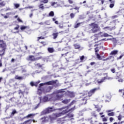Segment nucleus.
<instances>
[{"label":"nucleus","mask_w":124,"mask_h":124,"mask_svg":"<svg viewBox=\"0 0 124 124\" xmlns=\"http://www.w3.org/2000/svg\"><path fill=\"white\" fill-rule=\"evenodd\" d=\"M34 116H35L34 114H29L26 116V118H30V117H33Z\"/></svg>","instance_id":"nucleus-30"},{"label":"nucleus","mask_w":124,"mask_h":124,"mask_svg":"<svg viewBox=\"0 0 124 124\" xmlns=\"http://www.w3.org/2000/svg\"><path fill=\"white\" fill-rule=\"evenodd\" d=\"M16 8H19V7H20V4L16 3V4H14Z\"/></svg>","instance_id":"nucleus-42"},{"label":"nucleus","mask_w":124,"mask_h":124,"mask_svg":"<svg viewBox=\"0 0 124 124\" xmlns=\"http://www.w3.org/2000/svg\"><path fill=\"white\" fill-rule=\"evenodd\" d=\"M108 117H114V116H115V112H111L108 113Z\"/></svg>","instance_id":"nucleus-24"},{"label":"nucleus","mask_w":124,"mask_h":124,"mask_svg":"<svg viewBox=\"0 0 124 124\" xmlns=\"http://www.w3.org/2000/svg\"><path fill=\"white\" fill-rule=\"evenodd\" d=\"M15 79L16 80H22L23 79V77H19L18 76H16L15 77Z\"/></svg>","instance_id":"nucleus-27"},{"label":"nucleus","mask_w":124,"mask_h":124,"mask_svg":"<svg viewBox=\"0 0 124 124\" xmlns=\"http://www.w3.org/2000/svg\"><path fill=\"white\" fill-rule=\"evenodd\" d=\"M89 26L92 28L90 30V32H91V33H96V32H98V31H100V28L98 26V25L95 23H92L89 24Z\"/></svg>","instance_id":"nucleus-3"},{"label":"nucleus","mask_w":124,"mask_h":124,"mask_svg":"<svg viewBox=\"0 0 124 124\" xmlns=\"http://www.w3.org/2000/svg\"><path fill=\"white\" fill-rule=\"evenodd\" d=\"M80 7H75V8L70 9V10H72V9H75L76 10H79Z\"/></svg>","instance_id":"nucleus-44"},{"label":"nucleus","mask_w":124,"mask_h":124,"mask_svg":"<svg viewBox=\"0 0 124 124\" xmlns=\"http://www.w3.org/2000/svg\"><path fill=\"white\" fill-rule=\"evenodd\" d=\"M18 93H19V94H21H21H23V93H23V92H22V90H19V91H18Z\"/></svg>","instance_id":"nucleus-53"},{"label":"nucleus","mask_w":124,"mask_h":124,"mask_svg":"<svg viewBox=\"0 0 124 124\" xmlns=\"http://www.w3.org/2000/svg\"><path fill=\"white\" fill-rule=\"evenodd\" d=\"M107 79V77H104L100 80H97V82L98 83V84H102V83H103V82H105V80H106Z\"/></svg>","instance_id":"nucleus-15"},{"label":"nucleus","mask_w":124,"mask_h":124,"mask_svg":"<svg viewBox=\"0 0 124 124\" xmlns=\"http://www.w3.org/2000/svg\"><path fill=\"white\" fill-rule=\"evenodd\" d=\"M59 29H63V23H60L59 24Z\"/></svg>","instance_id":"nucleus-31"},{"label":"nucleus","mask_w":124,"mask_h":124,"mask_svg":"<svg viewBox=\"0 0 124 124\" xmlns=\"http://www.w3.org/2000/svg\"><path fill=\"white\" fill-rule=\"evenodd\" d=\"M123 57H124V55H122L119 57H118L117 60H121Z\"/></svg>","instance_id":"nucleus-47"},{"label":"nucleus","mask_w":124,"mask_h":124,"mask_svg":"<svg viewBox=\"0 0 124 124\" xmlns=\"http://www.w3.org/2000/svg\"><path fill=\"white\" fill-rule=\"evenodd\" d=\"M75 102H76V101L73 100L69 105V106H71V105H73L75 103Z\"/></svg>","instance_id":"nucleus-39"},{"label":"nucleus","mask_w":124,"mask_h":124,"mask_svg":"<svg viewBox=\"0 0 124 124\" xmlns=\"http://www.w3.org/2000/svg\"><path fill=\"white\" fill-rule=\"evenodd\" d=\"M39 54L40 53H38L37 54V57L35 58L33 55H30L26 58L27 61L30 62H35V61H38L39 60H41L42 59V56H39Z\"/></svg>","instance_id":"nucleus-5"},{"label":"nucleus","mask_w":124,"mask_h":124,"mask_svg":"<svg viewBox=\"0 0 124 124\" xmlns=\"http://www.w3.org/2000/svg\"><path fill=\"white\" fill-rule=\"evenodd\" d=\"M101 2V4H103L104 3V1H105V0H99Z\"/></svg>","instance_id":"nucleus-61"},{"label":"nucleus","mask_w":124,"mask_h":124,"mask_svg":"<svg viewBox=\"0 0 124 124\" xmlns=\"http://www.w3.org/2000/svg\"><path fill=\"white\" fill-rule=\"evenodd\" d=\"M39 99L40 100V103H42V102H47L49 101V97L47 96H45L42 98V97H39Z\"/></svg>","instance_id":"nucleus-11"},{"label":"nucleus","mask_w":124,"mask_h":124,"mask_svg":"<svg viewBox=\"0 0 124 124\" xmlns=\"http://www.w3.org/2000/svg\"><path fill=\"white\" fill-rule=\"evenodd\" d=\"M70 17L71 19H73V18H74V17H75V15L73 13H71L70 15Z\"/></svg>","instance_id":"nucleus-35"},{"label":"nucleus","mask_w":124,"mask_h":124,"mask_svg":"<svg viewBox=\"0 0 124 124\" xmlns=\"http://www.w3.org/2000/svg\"><path fill=\"white\" fill-rule=\"evenodd\" d=\"M61 111H62V112L54 114L55 118H59L60 117H62V116H63L64 115H65V114H67V110H64V109H63Z\"/></svg>","instance_id":"nucleus-9"},{"label":"nucleus","mask_w":124,"mask_h":124,"mask_svg":"<svg viewBox=\"0 0 124 124\" xmlns=\"http://www.w3.org/2000/svg\"><path fill=\"white\" fill-rule=\"evenodd\" d=\"M103 122H107V118L106 117H104L102 118Z\"/></svg>","instance_id":"nucleus-49"},{"label":"nucleus","mask_w":124,"mask_h":124,"mask_svg":"<svg viewBox=\"0 0 124 124\" xmlns=\"http://www.w3.org/2000/svg\"><path fill=\"white\" fill-rule=\"evenodd\" d=\"M100 90V87L95 88L91 90L90 91H84L82 94V99L80 100V103L82 105L87 104L88 100H91V97L93 94L96 91Z\"/></svg>","instance_id":"nucleus-1"},{"label":"nucleus","mask_w":124,"mask_h":124,"mask_svg":"<svg viewBox=\"0 0 124 124\" xmlns=\"http://www.w3.org/2000/svg\"><path fill=\"white\" fill-rule=\"evenodd\" d=\"M116 18H118V16L115 15L111 16V19H116Z\"/></svg>","instance_id":"nucleus-48"},{"label":"nucleus","mask_w":124,"mask_h":124,"mask_svg":"<svg viewBox=\"0 0 124 124\" xmlns=\"http://www.w3.org/2000/svg\"><path fill=\"white\" fill-rule=\"evenodd\" d=\"M70 50V47H67L63 50V53L61 54V58H65L67 56V54L69 53V50Z\"/></svg>","instance_id":"nucleus-8"},{"label":"nucleus","mask_w":124,"mask_h":124,"mask_svg":"<svg viewBox=\"0 0 124 124\" xmlns=\"http://www.w3.org/2000/svg\"><path fill=\"white\" fill-rule=\"evenodd\" d=\"M118 53H119V51L118 50H114L110 52L109 55L110 56H116V55H118Z\"/></svg>","instance_id":"nucleus-14"},{"label":"nucleus","mask_w":124,"mask_h":124,"mask_svg":"<svg viewBox=\"0 0 124 124\" xmlns=\"http://www.w3.org/2000/svg\"><path fill=\"white\" fill-rule=\"evenodd\" d=\"M70 100H71L70 99H65L63 100H62V102L63 103V104H68L70 102Z\"/></svg>","instance_id":"nucleus-17"},{"label":"nucleus","mask_w":124,"mask_h":124,"mask_svg":"<svg viewBox=\"0 0 124 124\" xmlns=\"http://www.w3.org/2000/svg\"><path fill=\"white\" fill-rule=\"evenodd\" d=\"M14 99H15V97H12L10 99V101H12V102H14Z\"/></svg>","instance_id":"nucleus-50"},{"label":"nucleus","mask_w":124,"mask_h":124,"mask_svg":"<svg viewBox=\"0 0 124 124\" xmlns=\"http://www.w3.org/2000/svg\"><path fill=\"white\" fill-rule=\"evenodd\" d=\"M52 111H53V108H48L46 109V114H48L49 113H51V112H52Z\"/></svg>","instance_id":"nucleus-20"},{"label":"nucleus","mask_w":124,"mask_h":124,"mask_svg":"<svg viewBox=\"0 0 124 124\" xmlns=\"http://www.w3.org/2000/svg\"><path fill=\"white\" fill-rule=\"evenodd\" d=\"M11 62H15V60L14 59V58H12L11 59Z\"/></svg>","instance_id":"nucleus-58"},{"label":"nucleus","mask_w":124,"mask_h":124,"mask_svg":"<svg viewBox=\"0 0 124 124\" xmlns=\"http://www.w3.org/2000/svg\"><path fill=\"white\" fill-rule=\"evenodd\" d=\"M123 81H124V79H123L122 78H120V79H118V82H119L123 83Z\"/></svg>","instance_id":"nucleus-55"},{"label":"nucleus","mask_w":124,"mask_h":124,"mask_svg":"<svg viewBox=\"0 0 124 124\" xmlns=\"http://www.w3.org/2000/svg\"><path fill=\"white\" fill-rule=\"evenodd\" d=\"M57 82H58V80L49 81L45 83H40L38 89V94H39V95H40L42 94V89H41V87L44 86V85H51L52 86H54V87H58L59 86V84H57Z\"/></svg>","instance_id":"nucleus-2"},{"label":"nucleus","mask_w":124,"mask_h":124,"mask_svg":"<svg viewBox=\"0 0 124 124\" xmlns=\"http://www.w3.org/2000/svg\"><path fill=\"white\" fill-rule=\"evenodd\" d=\"M10 10H11V9H10V8H7L5 9V11H9Z\"/></svg>","instance_id":"nucleus-60"},{"label":"nucleus","mask_w":124,"mask_h":124,"mask_svg":"<svg viewBox=\"0 0 124 124\" xmlns=\"http://www.w3.org/2000/svg\"><path fill=\"white\" fill-rule=\"evenodd\" d=\"M68 1L70 4H72V3H73V1H72V0H68Z\"/></svg>","instance_id":"nucleus-52"},{"label":"nucleus","mask_w":124,"mask_h":124,"mask_svg":"<svg viewBox=\"0 0 124 124\" xmlns=\"http://www.w3.org/2000/svg\"><path fill=\"white\" fill-rule=\"evenodd\" d=\"M74 47H75V49H80V48H81V46L78 44H74Z\"/></svg>","instance_id":"nucleus-25"},{"label":"nucleus","mask_w":124,"mask_h":124,"mask_svg":"<svg viewBox=\"0 0 124 124\" xmlns=\"http://www.w3.org/2000/svg\"><path fill=\"white\" fill-rule=\"evenodd\" d=\"M30 85L31 86V87H33V86H35V84H34V83L32 81L30 82Z\"/></svg>","instance_id":"nucleus-46"},{"label":"nucleus","mask_w":124,"mask_h":124,"mask_svg":"<svg viewBox=\"0 0 124 124\" xmlns=\"http://www.w3.org/2000/svg\"><path fill=\"white\" fill-rule=\"evenodd\" d=\"M54 15V12L53 11H51L49 13V16H50V17H53Z\"/></svg>","instance_id":"nucleus-34"},{"label":"nucleus","mask_w":124,"mask_h":124,"mask_svg":"<svg viewBox=\"0 0 124 124\" xmlns=\"http://www.w3.org/2000/svg\"><path fill=\"white\" fill-rule=\"evenodd\" d=\"M80 23H77L76 25H75V29H77V28H79V27L80 26Z\"/></svg>","instance_id":"nucleus-36"},{"label":"nucleus","mask_w":124,"mask_h":124,"mask_svg":"<svg viewBox=\"0 0 124 124\" xmlns=\"http://www.w3.org/2000/svg\"><path fill=\"white\" fill-rule=\"evenodd\" d=\"M47 51L49 53H52L55 52V49H54V48L53 47H48L47 48Z\"/></svg>","instance_id":"nucleus-19"},{"label":"nucleus","mask_w":124,"mask_h":124,"mask_svg":"<svg viewBox=\"0 0 124 124\" xmlns=\"http://www.w3.org/2000/svg\"><path fill=\"white\" fill-rule=\"evenodd\" d=\"M94 64H95V62H91L90 63V65H94Z\"/></svg>","instance_id":"nucleus-59"},{"label":"nucleus","mask_w":124,"mask_h":124,"mask_svg":"<svg viewBox=\"0 0 124 124\" xmlns=\"http://www.w3.org/2000/svg\"><path fill=\"white\" fill-rule=\"evenodd\" d=\"M35 66H37V67H38L39 68H40L43 66V65H41L40 63L36 64Z\"/></svg>","instance_id":"nucleus-33"},{"label":"nucleus","mask_w":124,"mask_h":124,"mask_svg":"<svg viewBox=\"0 0 124 124\" xmlns=\"http://www.w3.org/2000/svg\"><path fill=\"white\" fill-rule=\"evenodd\" d=\"M98 48H99V47L97 46L94 48L95 55L96 56V57L98 59V60H99V61H101V60H102V57H101V56H100V55H99V54L97 53V52H99V49H98Z\"/></svg>","instance_id":"nucleus-12"},{"label":"nucleus","mask_w":124,"mask_h":124,"mask_svg":"<svg viewBox=\"0 0 124 124\" xmlns=\"http://www.w3.org/2000/svg\"><path fill=\"white\" fill-rule=\"evenodd\" d=\"M96 111H97V112H100V111H101V108H97Z\"/></svg>","instance_id":"nucleus-64"},{"label":"nucleus","mask_w":124,"mask_h":124,"mask_svg":"<svg viewBox=\"0 0 124 124\" xmlns=\"http://www.w3.org/2000/svg\"><path fill=\"white\" fill-rule=\"evenodd\" d=\"M68 95L71 98L75 97V94L73 92L68 91Z\"/></svg>","instance_id":"nucleus-16"},{"label":"nucleus","mask_w":124,"mask_h":124,"mask_svg":"<svg viewBox=\"0 0 124 124\" xmlns=\"http://www.w3.org/2000/svg\"><path fill=\"white\" fill-rule=\"evenodd\" d=\"M108 1L110 2L109 4V8H113L115 6V0H108Z\"/></svg>","instance_id":"nucleus-13"},{"label":"nucleus","mask_w":124,"mask_h":124,"mask_svg":"<svg viewBox=\"0 0 124 124\" xmlns=\"http://www.w3.org/2000/svg\"><path fill=\"white\" fill-rule=\"evenodd\" d=\"M66 117H68V118H73V117H74V115L71 113H68L66 116L62 118H60L58 120L57 122H58V124H65V119H64V118H66Z\"/></svg>","instance_id":"nucleus-6"},{"label":"nucleus","mask_w":124,"mask_h":124,"mask_svg":"<svg viewBox=\"0 0 124 124\" xmlns=\"http://www.w3.org/2000/svg\"><path fill=\"white\" fill-rule=\"evenodd\" d=\"M20 28V25H16V27H15L14 28V30L15 31H18V30H19V29Z\"/></svg>","instance_id":"nucleus-32"},{"label":"nucleus","mask_w":124,"mask_h":124,"mask_svg":"<svg viewBox=\"0 0 124 124\" xmlns=\"http://www.w3.org/2000/svg\"><path fill=\"white\" fill-rule=\"evenodd\" d=\"M38 107H39V104H38L37 105H36L35 108H34V109H37V108H38Z\"/></svg>","instance_id":"nucleus-57"},{"label":"nucleus","mask_w":124,"mask_h":124,"mask_svg":"<svg viewBox=\"0 0 124 124\" xmlns=\"http://www.w3.org/2000/svg\"><path fill=\"white\" fill-rule=\"evenodd\" d=\"M109 121H110V123H112V122H113V121H114V118L110 117L109 118Z\"/></svg>","instance_id":"nucleus-51"},{"label":"nucleus","mask_w":124,"mask_h":124,"mask_svg":"<svg viewBox=\"0 0 124 124\" xmlns=\"http://www.w3.org/2000/svg\"><path fill=\"white\" fill-rule=\"evenodd\" d=\"M111 72H112V73H115V72H116V70H115V69L113 68L111 69Z\"/></svg>","instance_id":"nucleus-54"},{"label":"nucleus","mask_w":124,"mask_h":124,"mask_svg":"<svg viewBox=\"0 0 124 124\" xmlns=\"http://www.w3.org/2000/svg\"><path fill=\"white\" fill-rule=\"evenodd\" d=\"M15 114H17V111H16V109H14L11 112V115L12 116H14Z\"/></svg>","instance_id":"nucleus-28"},{"label":"nucleus","mask_w":124,"mask_h":124,"mask_svg":"<svg viewBox=\"0 0 124 124\" xmlns=\"http://www.w3.org/2000/svg\"><path fill=\"white\" fill-rule=\"evenodd\" d=\"M110 58H107L105 59H103V61H104V62H105V61H108V60H109Z\"/></svg>","instance_id":"nucleus-62"},{"label":"nucleus","mask_w":124,"mask_h":124,"mask_svg":"<svg viewBox=\"0 0 124 124\" xmlns=\"http://www.w3.org/2000/svg\"><path fill=\"white\" fill-rule=\"evenodd\" d=\"M41 44H42L43 46H46V42L44 41H42L40 42Z\"/></svg>","instance_id":"nucleus-41"},{"label":"nucleus","mask_w":124,"mask_h":124,"mask_svg":"<svg viewBox=\"0 0 124 124\" xmlns=\"http://www.w3.org/2000/svg\"><path fill=\"white\" fill-rule=\"evenodd\" d=\"M94 36L95 37L94 40L95 41V40H98V38H100V37H104V33L100 32L97 34H94Z\"/></svg>","instance_id":"nucleus-10"},{"label":"nucleus","mask_w":124,"mask_h":124,"mask_svg":"<svg viewBox=\"0 0 124 124\" xmlns=\"http://www.w3.org/2000/svg\"><path fill=\"white\" fill-rule=\"evenodd\" d=\"M110 36V35L108 34L107 33H104V37H108Z\"/></svg>","instance_id":"nucleus-43"},{"label":"nucleus","mask_w":124,"mask_h":124,"mask_svg":"<svg viewBox=\"0 0 124 124\" xmlns=\"http://www.w3.org/2000/svg\"><path fill=\"white\" fill-rule=\"evenodd\" d=\"M26 29H28V26H25L23 25H21L20 26V30L22 31H24V30H26Z\"/></svg>","instance_id":"nucleus-23"},{"label":"nucleus","mask_w":124,"mask_h":124,"mask_svg":"<svg viewBox=\"0 0 124 124\" xmlns=\"http://www.w3.org/2000/svg\"><path fill=\"white\" fill-rule=\"evenodd\" d=\"M38 7L39 9H44V6H43V4H40L39 5Z\"/></svg>","instance_id":"nucleus-29"},{"label":"nucleus","mask_w":124,"mask_h":124,"mask_svg":"<svg viewBox=\"0 0 124 124\" xmlns=\"http://www.w3.org/2000/svg\"><path fill=\"white\" fill-rule=\"evenodd\" d=\"M113 23H114L115 24H118V23H120V21H119V19H115L113 20Z\"/></svg>","instance_id":"nucleus-38"},{"label":"nucleus","mask_w":124,"mask_h":124,"mask_svg":"<svg viewBox=\"0 0 124 124\" xmlns=\"http://www.w3.org/2000/svg\"><path fill=\"white\" fill-rule=\"evenodd\" d=\"M0 56H2L4 55L5 50H6V44L3 40H0Z\"/></svg>","instance_id":"nucleus-4"},{"label":"nucleus","mask_w":124,"mask_h":124,"mask_svg":"<svg viewBox=\"0 0 124 124\" xmlns=\"http://www.w3.org/2000/svg\"><path fill=\"white\" fill-rule=\"evenodd\" d=\"M62 97H63L62 95L57 96V98L58 100H63V98Z\"/></svg>","instance_id":"nucleus-26"},{"label":"nucleus","mask_w":124,"mask_h":124,"mask_svg":"<svg viewBox=\"0 0 124 124\" xmlns=\"http://www.w3.org/2000/svg\"><path fill=\"white\" fill-rule=\"evenodd\" d=\"M124 124V121H122L121 122H119L117 124Z\"/></svg>","instance_id":"nucleus-63"},{"label":"nucleus","mask_w":124,"mask_h":124,"mask_svg":"<svg viewBox=\"0 0 124 124\" xmlns=\"http://www.w3.org/2000/svg\"><path fill=\"white\" fill-rule=\"evenodd\" d=\"M5 4H6V3H5V1H2L0 2V7H3V6H5Z\"/></svg>","instance_id":"nucleus-22"},{"label":"nucleus","mask_w":124,"mask_h":124,"mask_svg":"<svg viewBox=\"0 0 124 124\" xmlns=\"http://www.w3.org/2000/svg\"><path fill=\"white\" fill-rule=\"evenodd\" d=\"M79 59L80 60V62H85V61H84V60H85V56L82 55L80 56Z\"/></svg>","instance_id":"nucleus-21"},{"label":"nucleus","mask_w":124,"mask_h":124,"mask_svg":"<svg viewBox=\"0 0 124 124\" xmlns=\"http://www.w3.org/2000/svg\"><path fill=\"white\" fill-rule=\"evenodd\" d=\"M61 32H63V31H60L59 32H55L52 34V36H53V39H56L57 37H58V35H59V33H61Z\"/></svg>","instance_id":"nucleus-18"},{"label":"nucleus","mask_w":124,"mask_h":124,"mask_svg":"<svg viewBox=\"0 0 124 124\" xmlns=\"http://www.w3.org/2000/svg\"><path fill=\"white\" fill-rule=\"evenodd\" d=\"M17 20L18 21V23H23V20H21V19H20V17H18Z\"/></svg>","instance_id":"nucleus-45"},{"label":"nucleus","mask_w":124,"mask_h":124,"mask_svg":"<svg viewBox=\"0 0 124 124\" xmlns=\"http://www.w3.org/2000/svg\"><path fill=\"white\" fill-rule=\"evenodd\" d=\"M75 107L72 108H71L69 109V106H67L65 107H63L62 108H60L58 109L59 111H62V110H64V111H67V113H69V112H72L74 111Z\"/></svg>","instance_id":"nucleus-7"},{"label":"nucleus","mask_w":124,"mask_h":124,"mask_svg":"<svg viewBox=\"0 0 124 124\" xmlns=\"http://www.w3.org/2000/svg\"><path fill=\"white\" fill-rule=\"evenodd\" d=\"M118 120L119 121H121V120H122V116L121 115L118 116Z\"/></svg>","instance_id":"nucleus-56"},{"label":"nucleus","mask_w":124,"mask_h":124,"mask_svg":"<svg viewBox=\"0 0 124 124\" xmlns=\"http://www.w3.org/2000/svg\"><path fill=\"white\" fill-rule=\"evenodd\" d=\"M40 39H45V37L42 36L38 37L37 38V41H39Z\"/></svg>","instance_id":"nucleus-37"},{"label":"nucleus","mask_w":124,"mask_h":124,"mask_svg":"<svg viewBox=\"0 0 124 124\" xmlns=\"http://www.w3.org/2000/svg\"><path fill=\"white\" fill-rule=\"evenodd\" d=\"M48 0H43L41 1V2H43V3H48Z\"/></svg>","instance_id":"nucleus-40"}]
</instances>
